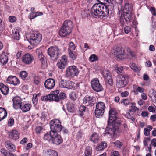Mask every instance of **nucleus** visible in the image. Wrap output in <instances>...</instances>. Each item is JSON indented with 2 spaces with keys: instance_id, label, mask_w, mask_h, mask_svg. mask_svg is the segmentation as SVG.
<instances>
[{
  "instance_id": "1",
  "label": "nucleus",
  "mask_w": 156,
  "mask_h": 156,
  "mask_svg": "<svg viewBox=\"0 0 156 156\" xmlns=\"http://www.w3.org/2000/svg\"><path fill=\"white\" fill-rule=\"evenodd\" d=\"M109 117L108 120V129L105 131L104 136L107 135L109 138H113L118 134L119 133V127L114 124L117 119V114L116 111L114 109L111 108L109 111Z\"/></svg>"
},
{
  "instance_id": "48",
  "label": "nucleus",
  "mask_w": 156,
  "mask_h": 156,
  "mask_svg": "<svg viewBox=\"0 0 156 156\" xmlns=\"http://www.w3.org/2000/svg\"><path fill=\"white\" fill-rule=\"evenodd\" d=\"M125 67L124 66H120V67H117L115 68V70L116 72L117 73H123V70L125 69Z\"/></svg>"
},
{
  "instance_id": "28",
  "label": "nucleus",
  "mask_w": 156,
  "mask_h": 156,
  "mask_svg": "<svg viewBox=\"0 0 156 156\" xmlns=\"http://www.w3.org/2000/svg\"><path fill=\"white\" fill-rule=\"evenodd\" d=\"M101 73L103 75L105 80L108 79L109 78L111 77L110 73L108 69H104L103 70H101Z\"/></svg>"
},
{
  "instance_id": "54",
  "label": "nucleus",
  "mask_w": 156,
  "mask_h": 156,
  "mask_svg": "<svg viewBox=\"0 0 156 156\" xmlns=\"http://www.w3.org/2000/svg\"><path fill=\"white\" fill-rule=\"evenodd\" d=\"M113 143L116 147L119 148H120L123 145L122 143L118 140L115 141Z\"/></svg>"
},
{
  "instance_id": "24",
  "label": "nucleus",
  "mask_w": 156,
  "mask_h": 156,
  "mask_svg": "<svg viewBox=\"0 0 156 156\" xmlns=\"http://www.w3.org/2000/svg\"><path fill=\"white\" fill-rule=\"evenodd\" d=\"M0 90L2 93L5 95L7 94L9 92L8 87L1 83H0Z\"/></svg>"
},
{
  "instance_id": "11",
  "label": "nucleus",
  "mask_w": 156,
  "mask_h": 156,
  "mask_svg": "<svg viewBox=\"0 0 156 156\" xmlns=\"http://www.w3.org/2000/svg\"><path fill=\"white\" fill-rule=\"evenodd\" d=\"M95 101L94 97L87 95L83 99V104L87 106H93L95 102Z\"/></svg>"
},
{
  "instance_id": "40",
  "label": "nucleus",
  "mask_w": 156,
  "mask_h": 156,
  "mask_svg": "<svg viewBox=\"0 0 156 156\" xmlns=\"http://www.w3.org/2000/svg\"><path fill=\"white\" fill-rule=\"evenodd\" d=\"M85 156H91L92 148L90 146L87 147L85 149Z\"/></svg>"
},
{
  "instance_id": "58",
  "label": "nucleus",
  "mask_w": 156,
  "mask_h": 156,
  "mask_svg": "<svg viewBox=\"0 0 156 156\" xmlns=\"http://www.w3.org/2000/svg\"><path fill=\"white\" fill-rule=\"evenodd\" d=\"M156 108V106L154 105V106H150L148 107V110L149 111L151 112H154L155 111V108Z\"/></svg>"
},
{
  "instance_id": "12",
  "label": "nucleus",
  "mask_w": 156,
  "mask_h": 156,
  "mask_svg": "<svg viewBox=\"0 0 156 156\" xmlns=\"http://www.w3.org/2000/svg\"><path fill=\"white\" fill-rule=\"evenodd\" d=\"M68 59L66 55H63L61 59L59 60L57 63V67L60 69H65L67 65Z\"/></svg>"
},
{
  "instance_id": "57",
  "label": "nucleus",
  "mask_w": 156,
  "mask_h": 156,
  "mask_svg": "<svg viewBox=\"0 0 156 156\" xmlns=\"http://www.w3.org/2000/svg\"><path fill=\"white\" fill-rule=\"evenodd\" d=\"M9 21L11 23H14L16 20V18L15 16H11L9 17Z\"/></svg>"
},
{
  "instance_id": "43",
  "label": "nucleus",
  "mask_w": 156,
  "mask_h": 156,
  "mask_svg": "<svg viewBox=\"0 0 156 156\" xmlns=\"http://www.w3.org/2000/svg\"><path fill=\"white\" fill-rule=\"evenodd\" d=\"M0 152L4 156H9L12 153H10L4 148L1 149Z\"/></svg>"
},
{
  "instance_id": "59",
  "label": "nucleus",
  "mask_w": 156,
  "mask_h": 156,
  "mask_svg": "<svg viewBox=\"0 0 156 156\" xmlns=\"http://www.w3.org/2000/svg\"><path fill=\"white\" fill-rule=\"evenodd\" d=\"M14 119L12 118H10L9 120L8 124L9 126H12L14 124Z\"/></svg>"
},
{
  "instance_id": "62",
  "label": "nucleus",
  "mask_w": 156,
  "mask_h": 156,
  "mask_svg": "<svg viewBox=\"0 0 156 156\" xmlns=\"http://www.w3.org/2000/svg\"><path fill=\"white\" fill-rule=\"evenodd\" d=\"M35 15V14L34 12H32L28 16V17L29 19H30L31 20H32L34 19L36 17V16Z\"/></svg>"
},
{
  "instance_id": "49",
  "label": "nucleus",
  "mask_w": 156,
  "mask_h": 156,
  "mask_svg": "<svg viewBox=\"0 0 156 156\" xmlns=\"http://www.w3.org/2000/svg\"><path fill=\"white\" fill-rule=\"evenodd\" d=\"M75 46L74 43L71 42L69 44V48H68V51H73L75 50Z\"/></svg>"
},
{
  "instance_id": "31",
  "label": "nucleus",
  "mask_w": 156,
  "mask_h": 156,
  "mask_svg": "<svg viewBox=\"0 0 156 156\" xmlns=\"http://www.w3.org/2000/svg\"><path fill=\"white\" fill-rule=\"evenodd\" d=\"M28 73L27 72L25 71H21L20 73V76L23 80L28 81L29 80V78L28 77Z\"/></svg>"
},
{
  "instance_id": "29",
  "label": "nucleus",
  "mask_w": 156,
  "mask_h": 156,
  "mask_svg": "<svg viewBox=\"0 0 156 156\" xmlns=\"http://www.w3.org/2000/svg\"><path fill=\"white\" fill-rule=\"evenodd\" d=\"M59 91L58 90H56L52 92L51 94V98L52 101H58V94Z\"/></svg>"
},
{
  "instance_id": "2",
  "label": "nucleus",
  "mask_w": 156,
  "mask_h": 156,
  "mask_svg": "<svg viewBox=\"0 0 156 156\" xmlns=\"http://www.w3.org/2000/svg\"><path fill=\"white\" fill-rule=\"evenodd\" d=\"M73 27V23L71 21L65 20L60 29L59 32V35L61 37L69 35L71 33Z\"/></svg>"
},
{
  "instance_id": "44",
  "label": "nucleus",
  "mask_w": 156,
  "mask_h": 156,
  "mask_svg": "<svg viewBox=\"0 0 156 156\" xmlns=\"http://www.w3.org/2000/svg\"><path fill=\"white\" fill-rule=\"evenodd\" d=\"M48 156H58L57 152L54 150L51 149L48 150Z\"/></svg>"
},
{
  "instance_id": "15",
  "label": "nucleus",
  "mask_w": 156,
  "mask_h": 156,
  "mask_svg": "<svg viewBox=\"0 0 156 156\" xmlns=\"http://www.w3.org/2000/svg\"><path fill=\"white\" fill-rule=\"evenodd\" d=\"M13 107L15 109H17L22 104V99L20 96H16L12 99Z\"/></svg>"
},
{
  "instance_id": "60",
  "label": "nucleus",
  "mask_w": 156,
  "mask_h": 156,
  "mask_svg": "<svg viewBox=\"0 0 156 156\" xmlns=\"http://www.w3.org/2000/svg\"><path fill=\"white\" fill-rule=\"evenodd\" d=\"M131 28L129 26H127L125 27L124 28V32L126 34H128L130 32Z\"/></svg>"
},
{
  "instance_id": "7",
  "label": "nucleus",
  "mask_w": 156,
  "mask_h": 156,
  "mask_svg": "<svg viewBox=\"0 0 156 156\" xmlns=\"http://www.w3.org/2000/svg\"><path fill=\"white\" fill-rule=\"evenodd\" d=\"M80 71L77 67L74 65L68 67L66 69V75L67 77L73 78L77 76Z\"/></svg>"
},
{
  "instance_id": "3",
  "label": "nucleus",
  "mask_w": 156,
  "mask_h": 156,
  "mask_svg": "<svg viewBox=\"0 0 156 156\" xmlns=\"http://www.w3.org/2000/svg\"><path fill=\"white\" fill-rule=\"evenodd\" d=\"M129 77L125 74H118L117 76L116 82L117 88H120L124 87L127 85Z\"/></svg>"
},
{
  "instance_id": "21",
  "label": "nucleus",
  "mask_w": 156,
  "mask_h": 156,
  "mask_svg": "<svg viewBox=\"0 0 156 156\" xmlns=\"http://www.w3.org/2000/svg\"><path fill=\"white\" fill-rule=\"evenodd\" d=\"M31 107V105L30 104L23 103L20 108L23 112H25L29 111Z\"/></svg>"
},
{
  "instance_id": "34",
  "label": "nucleus",
  "mask_w": 156,
  "mask_h": 156,
  "mask_svg": "<svg viewBox=\"0 0 156 156\" xmlns=\"http://www.w3.org/2000/svg\"><path fill=\"white\" fill-rule=\"evenodd\" d=\"M129 108V109L127 112H129L130 113L131 112L134 113L137 110H139L138 108L135 106V103H131Z\"/></svg>"
},
{
  "instance_id": "22",
  "label": "nucleus",
  "mask_w": 156,
  "mask_h": 156,
  "mask_svg": "<svg viewBox=\"0 0 156 156\" xmlns=\"http://www.w3.org/2000/svg\"><path fill=\"white\" fill-rule=\"evenodd\" d=\"M5 145L6 148L11 152H14L15 151V146L11 141H7L5 142Z\"/></svg>"
},
{
  "instance_id": "4",
  "label": "nucleus",
  "mask_w": 156,
  "mask_h": 156,
  "mask_svg": "<svg viewBox=\"0 0 156 156\" xmlns=\"http://www.w3.org/2000/svg\"><path fill=\"white\" fill-rule=\"evenodd\" d=\"M60 51L61 49L56 46L51 47L47 50L48 54L54 61H56L58 58Z\"/></svg>"
},
{
  "instance_id": "25",
  "label": "nucleus",
  "mask_w": 156,
  "mask_h": 156,
  "mask_svg": "<svg viewBox=\"0 0 156 156\" xmlns=\"http://www.w3.org/2000/svg\"><path fill=\"white\" fill-rule=\"evenodd\" d=\"M149 96L152 101L156 103V92L153 89H151L150 90Z\"/></svg>"
},
{
  "instance_id": "5",
  "label": "nucleus",
  "mask_w": 156,
  "mask_h": 156,
  "mask_svg": "<svg viewBox=\"0 0 156 156\" xmlns=\"http://www.w3.org/2000/svg\"><path fill=\"white\" fill-rule=\"evenodd\" d=\"M51 131L54 133L60 132L62 129L60 120L55 119L52 120L50 123Z\"/></svg>"
},
{
  "instance_id": "23",
  "label": "nucleus",
  "mask_w": 156,
  "mask_h": 156,
  "mask_svg": "<svg viewBox=\"0 0 156 156\" xmlns=\"http://www.w3.org/2000/svg\"><path fill=\"white\" fill-rule=\"evenodd\" d=\"M132 12H123V15L126 22L130 23L132 18Z\"/></svg>"
},
{
  "instance_id": "61",
  "label": "nucleus",
  "mask_w": 156,
  "mask_h": 156,
  "mask_svg": "<svg viewBox=\"0 0 156 156\" xmlns=\"http://www.w3.org/2000/svg\"><path fill=\"white\" fill-rule=\"evenodd\" d=\"M105 80L107 81L108 83L111 86L112 85L113 81L112 76L109 78L108 79H106Z\"/></svg>"
},
{
  "instance_id": "16",
  "label": "nucleus",
  "mask_w": 156,
  "mask_h": 156,
  "mask_svg": "<svg viewBox=\"0 0 156 156\" xmlns=\"http://www.w3.org/2000/svg\"><path fill=\"white\" fill-rule=\"evenodd\" d=\"M7 83L16 86L20 83L19 80L15 76H10L7 79Z\"/></svg>"
},
{
  "instance_id": "56",
  "label": "nucleus",
  "mask_w": 156,
  "mask_h": 156,
  "mask_svg": "<svg viewBox=\"0 0 156 156\" xmlns=\"http://www.w3.org/2000/svg\"><path fill=\"white\" fill-rule=\"evenodd\" d=\"M69 97L73 101L75 100L76 99V94L74 92H73L70 93Z\"/></svg>"
},
{
  "instance_id": "36",
  "label": "nucleus",
  "mask_w": 156,
  "mask_h": 156,
  "mask_svg": "<svg viewBox=\"0 0 156 156\" xmlns=\"http://www.w3.org/2000/svg\"><path fill=\"white\" fill-rule=\"evenodd\" d=\"M130 66L131 69L133 70L135 72L138 73L140 70V68L138 67L135 63L133 62L130 63Z\"/></svg>"
},
{
  "instance_id": "42",
  "label": "nucleus",
  "mask_w": 156,
  "mask_h": 156,
  "mask_svg": "<svg viewBox=\"0 0 156 156\" xmlns=\"http://www.w3.org/2000/svg\"><path fill=\"white\" fill-rule=\"evenodd\" d=\"M41 100L43 101H50L52 100L51 94H48L46 96H42L41 98Z\"/></svg>"
},
{
  "instance_id": "17",
  "label": "nucleus",
  "mask_w": 156,
  "mask_h": 156,
  "mask_svg": "<svg viewBox=\"0 0 156 156\" xmlns=\"http://www.w3.org/2000/svg\"><path fill=\"white\" fill-rule=\"evenodd\" d=\"M44 85L46 88L50 90L51 89L55 86V82L53 79L49 78L45 81Z\"/></svg>"
},
{
  "instance_id": "26",
  "label": "nucleus",
  "mask_w": 156,
  "mask_h": 156,
  "mask_svg": "<svg viewBox=\"0 0 156 156\" xmlns=\"http://www.w3.org/2000/svg\"><path fill=\"white\" fill-rule=\"evenodd\" d=\"M123 12H133V6L129 3H126L125 4L123 10Z\"/></svg>"
},
{
  "instance_id": "55",
  "label": "nucleus",
  "mask_w": 156,
  "mask_h": 156,
  "mask_svg": "<svg viewBox=\"0 0 156 156\" xmlns=\"http://www.w3.org/2000/svg\"><path fill=\"white\" fill-rule=\"evenodd\" d=\"M37 96L36 94H34L32 98L33 103L34 105H36L38 102Z\"/></svg>"
},
{
  "instance_id": "64",
  "label": "nucleus",
  "mask_w": 156,
  "mask_h": 156,
  "mask_svg": "<svg viewBox=\"0 0 156 156\" xmlns=\"http://www.w3.org/2000/svg\"><path fill=\"white\" fill-rule=\"evenodd\" d=\"M150 10L153 16H155L156 15V10L154 8L151 7L150 9Z\"/></svg>"
},
{
  "instance_id": "6",
  "label": "nucleus",
  "mask_w": 156,
  "mask_h": 156,
  "mask_svg": "<svg viewBox=\"0 0 156 156\" xmlns=\"http://www.w3.org/2000/svg\"><path fill=\"white\" fill-rule=\"evenodd\" d=\"M42 38V36L41 34L37 32H33L30 35V40L29 42L31 45H37L41 41Z\"/></svg>"
},
{
  "instance_id": "13",
  "label": "nucleus",
  "mask_w": 156,
  "mask_h": 156,
  "mask_svg": "<svg viewBox=\"0 0 156 156\" xmlns=\"http://www.w3.org/2000/svg\"><path fill=\"white\" fill-rule=\"evenodd\" d=\"M51 135L53 136L52 142L56 145H59L63 142V139L61 135L58 133H52Z\"/></svg>"
},
{
  "instance_id": "30",
  "label": "nucleus",
  "mask_w": 156,
  "mask_h": 156,
  "mask_svg": "<svg viewBox=\"0 0 156 156\" xmlns=\"http://www.w3.org/2000/svg\"><path fill=\"white\" fill-rule=\"evenodd\" d=\"M107 144L105 141H102L96 147L97 151H103L107 146Z\"/></svg>"
},
{
  "instance_id": "52",
  "label": "nucleus",
  "mask_w": 156,
  "mask_h": 156,
  "mask_svg": "<svg viewBox=\"0 0 156 156\" xmlns=\"http://www.w3.org/2000/svg\"><path fill=\"white\" fill-rule=\"evenodd\" d=\"M66 94L63 92L59 93L58 94V101L62 99H65L66 98Z\"/></svg>"
},
{
  "instance_id": "45",
  "label": "nucleus",
  "mask_w": 156,
  "mask_h": 156,
  "mask_svg": "<svg viewBox=\"0 0 156 156\" xmlns=\"http://www.w3.org/2000/svg\"><path fill=\"white\" fill-rule=\"evenodd\" d=\"M86 107L84 106H80L79 108V114L80 116L83 115V113L85 112Z\"/></svg>"
},
{
  "instance_id": "41",
  "label": "nucleus",
  "mask_w": 156,
  "mask_h": 156,
  "mask_svg": "<svg viewBox=\"0 0 156 156\" xmlns=\"http://www.w3.org/2000/svg\"><path fill=\"white\" fill-rule=\"evenodd\" d=\"M126 116L127 118L130 119L133 122H134L135 120V118L133 113H131L129 112H127Z\"/></svg>"
},
{
  "instance_id": "32",
  "label": "nucleus",
  "mask_w": 156,
  "mask_h": 156,
  "mask_svg": "<svg viewBox=\"0 0 156 156\" xmlns=\"http://www.w3.org/2000/svg\"><path fill=\"white\" fill-rule=\"evenodd\" d=\"M67 109L68 111L70 112H73L75 108L74 105L73 103L69 102L67 104Z\"/></svg>"
},
{
  "instance_id": "14",
  "label": "nucleus",
  "mask_w": 156,
  "mask_h": 156,
  "mask_svg": "<svg viewBox=\"0 0 156 156\" xmlns=\"http://www.w3.org/2000/svg\"><path fill=\"white\" fill-rule=\"evenodd\" d=\"M34 59V57L32 55L28 53L25 54L22 58L23 62L26 64L31 63Z\"/></svg>"
},
{
  "instance_id": "33",
  "label": "nucleus",
  "mask_w": 156,
  "mask_h": 156,
  "mask_svg": "<svg viewBox=\"0 0 156 156\" xmlns=\"http://www.w3.org/2000/svg\"><path fill=\"white\" fill-rule=\"evenodd\" d=\"M52 133H53V132L50 131L49 133H47L45 134L44 136V139L49 142H51L53 137L51 135Z\"/></svg>"
},
{
  "instance_id": "51",
  "label": "nucleus",
  "mask_w": 156,
  "mask_h": 156,
  "mask_svg": "<svg viewBox=\"0 0 156 156\" xmlns=\"http://www.w3.org/2000/svg\"><path fill=\"white\" fill-rule=\"evenodd\" d=\"M121 103L124 105H128L131 104L130 100L128 99H123L121 101Z\"/></svg>"
},
{
  "instance_id": "9",
  "label": "nucleus",
  "mask_w": 156,
  "mask_h": 156,
  "mask_svg": "<svg viewBox=\"0 0 156 156\" xmlns=\"http://www.w3.org/2000/svg\"><path fill=\"white\" fill-rule=\"evenodd\" d=\"M91 84L92 88L95 91L99 92L103 90V87L100 84L99 80L98 78L92 79L91 81Z\"/></svg>"
},
{
  "instance_id": "38",
  "label": "nucleus",
  "mask_w": 156,
  "mask_h": 156,
  "mask_svg": "<svg viewBox=\"0 0 156 156\" xmlns=\"http://www.w3.org/2000/svg\"><path fill=\"white\" fill-rule=\"evenodd\" d=\"M152 127L151 125H148L147 128L144 129V134L145 136H147L149 135L150 131L152 129Z\"/></svg>"
},
{
  "instance_id": "20",
  "label": "nucleus",
  "mask_w": 156,
  "mask_h": 156,
  "mask_svg": "<svg viewBox=\"0 0 156 156\" xmlns=\"http://www.w3.org/2000/svg\"><path fill=\"white\" fill-rule=\"evenodd\" d=\"M9 136L12 139L16 140L19 138L20 134L17 130H13L9 133Z\"/></svg>"
},
{
  "instance_id": "8",
  "label": "nucleus",
  "mask_w": 156,
  "mask_h": 156,
  "mask_svg": "<svg viewBox=\"0 0 156 156\" xmlns=\"http://www.w3.org/2000/svg\"><path fill=\"white\" fill-rule=\"evenodd\" d=\"M105 106L104 103L98 102L96 105L95 110V115L97 118H99L102 116L105 112Z\"/></svg>"
},
{
  "instance_id": "47",
  "label": "nucleus",
  "mask_w": 156,
  "mask_h": 156,
  "mask_svg": "<svg viewBox=\"0 0 156 156\" xmlns=\"http://www.w3.org/2000/svg\"><path fill=\"white\" fill-rule=\"evenodd\" d=\"M122 7V4H119L118 8V15L119 18H120V17H122V13H123Z\"/></svg>"
},
{
  "instance_id": "19",
  "label": "nucleus",
  "mask_w": 156,
  "mask_h": 156,
  "mask_svg": "<svg viewBox=\"0 0 156 156\" xmlns=\"http://www.w3.org/2000/svg\"><path fill=\"white\" fill-rule=\"evenodd\" d=\"M8 60V56L6 53H2L0 54V65L3 66L6 64Z\"/></svg>"
},
{
  "instance_id": "50",
  "label": "nucleus",
  "mask_w": 156,
  "mask_h": 156,
  "mask_svg": "<svg viewBox=\"0 0 156 156\" xmlns=\"http://www.w3.org/2000/svg\"><path fill=\"white\" fill-rule=\"evenodd\" d=\"M98 57L95 54H92L89 57V60L90 61L93 62L98 60Z\"/></svg>"
},
{
  "instance_id": "63",
  "label": "nucleus",
  "mask_w": 156,
  "mask_h": 156,
  "mask_svg": "<svg viewBox=\"0 0 156 156\" xmlns=\"http://www.w3.org/2000/svg\"><path fill=\"white\" fill-rule=\"evenodd\" d=\"M40 79L38 76H35L34 78V82L35 84L38 85Z\"/></svg>"
},
{
  "instance_id": "37",
  "label": "nucleus",
  "mask_w": 156,
  "mask_h": 156,
  "mask_svg": "<svg viewBox=\"0 0 156 156\" xmlns=\"http://www.w3.org/2000/svg\"><path fill=\"white\" fill-rule=\"evenodd\" d=\"M99 139V137L96 133H93L91 137V140L94 143H97Z\"/></svg>"
},
{
  "instance_id": "35",
  "label": "nucleus",
  "mask_w": 156,
  "mask_h": 156,
  "mask_svg": "<svg viewBox=\"0 0 156 156\" xmlns=\"http://www.w3.org/2000/svg\"><path fill=\"white\" fill-rule=\"evenodd\" d=\"M12 32L14 39L17 40H19L20 38V35L19 30L17 29H14L13 30Z\"/></svg>"
},
{
  "instance_id": "10",
  "label": "nucleus",
  "mask_w": 156,
  "mask_h": 156,
  "mask_svg": "<svg viewBox=\"0 0 156 156\" xmlns=\"http://www.w3.org/2000/svg\"><path fill=\"white\" fill-rule=\"evenodd\" d=\"M113 53L115 56L119 59H122L125 58V53L124 50L121 48H115Z\"/></svg>"
},
{
  "instance_id": "46",
  "label": "nucleus",
  "mask_w": 156,
  "mask_h": 156,
  "mask_svg": "<svg viewBox=\"0 0 156 156\" xmlns=\"http://www.w3.org/2000/svg\"><path fill=\"white\" fill-rule=\"evenodd\" d=\"M69 57L72 59L75 60L77 57V55L75 53H74L73 51H68Z\"/></svg>"
},
{
  "instance_id": "53",
  "label": "nucleus",
  "mask_w": 156,
  "mask_h": 156,
  "mask_svg": "<svg viewBox=\"0 0 156 156\" xmlns=\"http://www.w3.org/2000/svg\"><path fill=\"white\" fill-rule=\"evenodd\" d=\"M66 83V80H62L59 83V86L61 87L65 88Z\"/></svg>"
},
{
  "instance_id": "27",
  "label": "nucleus",
  "mask_w": 156,
  "mask_h": 156,
  "mask_svg": "<svg viewBox=\"0 0 156 156\" xmlns=\"http://www.w3.org/2000/svg\"><path fill=\"white\" fill-rule=\"evenodd\" d=\"M7 116V111L4 108L0 107V121L3 120Z\"/></svg>"
},
{
  "instance_id": "18",
  "label": "nucleus",
  "mask_w": 156,
  "mask_h": 156,
  "mask_svg": "<svg viewBox=\"0 0 156 156\" xmlns=\"http://www.w3.org/2000/svg\"><path fill=\"white\" fill-rule=\"evenodd\" d=\"M37 53L38 56L39 60L41 62V67L44 69L45 68V58L42 53V52L40 50H37Z\"/></svg>"
},
{
  "instance_id": "39",
  "label": "nucleus",
  "mask_w": 156,
  "mask_h": 156,
  "mask_svg": "<svg viewBox=\"0 0 156 156\" xmlns=\"http://www.w3.org/2000/svg\"><path fill=\"white\" fill-rule=\"evenodd\" d=\"M75 83L70 80H66V88L69 89H72L73 87H74Z\"/></svg>"
}]
</instances>
